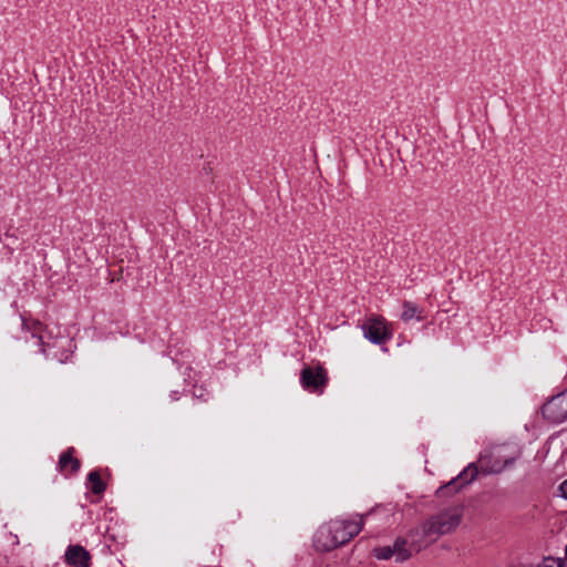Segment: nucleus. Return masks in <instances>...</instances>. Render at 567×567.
I'll list each match as a JSON object with an SVG mask.
<instances>
[{"label":"nucleus","instance_id":"1","mask_svg":"<svg viewBox=\"0 0 567 567\" xmlns=\"http://www.w3.org/2000/svg\"><path fill=\"white\" fill-rule=\"evenodd\" d=\"M463 514L461 506H452L432 515L412 529L414 548L424 549L441 536L455 532L462 523Z\"/></svg>","mask_w":567,"mask_h":567},{"label":"nucleus","instance_id":"2","mask_svg":"<svg viewBox=\"0 0 567 567\" xmlns=\"http://www.w3.org/2000/svg\"><path fill=\"white\" fill-rule=\"evenodd\" d=\"M363 526V518H336L321 525L315 534L313 544L318 550L329 551L347 544L357 536Z\"/></svg>","mask_w":567,"mask_h":567},{"label":"nucleus","instance_id":"3","mask_svg":"<svg viewBox=\"0 0 567 567\" xmlns=\"http://www.w3.org/2000/svg\"><path fill=\"white\" fill-rule=\"evenodd\" d=\"M413 546L412 529L405 537H398L393 545L379 546L373 548L372 555L379 560L394 559L395 563H403L413 554L421 551Z\"/></svg>","mask_w":567,"mask_h":567},{"label":"nucleus","instance_id":"4","mask_svg":"<svg viewBox=\"0 0 567 567\" xmlns=\"http://www.w3.org/2000/svg\"><path fill=\"white\" fill-rule=\"evenodd\" d=\"M545 419L553 423H563L567 420V390L554 395L542 409Z\"/></svg>","mask_w":567,"mask_h":567},{"label":"nucleus","instance_id":"5","mask_svg":"<svg viewBox=\"0 0 567 567\" xmlns=\"http://www.w3.org/2000/svg\"><path fill=\"white\" fill-rule=\"evenodd\" d=\"M362 329L364 338L375 344H381L392 338V332L382 317L368 319Z\"/></svg>","mask_w":567,"mask_h":567},{"label":"nucleus","instance_id":"6","mask_svg":"<svg viewBox=\"0 0 567 567\" xmlns=\"http://www.w3.org/2000/svg\"><path fill=\"white\" fill-rule=\"evenodd\" d=\"M300 382L302 386L310 391H322L327 382V372L323 368H305L301 372Z\"/></svg>","mask_w":567,"mask_h":567},{"label":"nucleus","instance_id":"7","mask_svg":"<svg viewBox=\"0 0 567 567\" xmlns=\"http://www.w3.org/2000/svg\"><path fill=\"white\" fill-rule=\"evenodd\" d=\"M477 473V466L474 463H471L457 475V477L451 480L446 485L441 486L437 489V493L441 494L445 489L457 492L465 485L470 484L476 477Z\"/></svg>","mask_w":567,"mask_h":567},{"label":"nucleus","instance_id":"8","mask_svg":"<svg viewBox=\"0 0 567 567\" xmlns=\"http://www.w3.org/2000/svg\"><path fill=\"white\" fill-rule=\"evenodd\" d=\"M65 560L74 567H90L91 555L80 545H71L65 551Z\"/></svg>","mask_w":567,"mask_h":567},{"label":"nucleus","instance_id":"9","mask_svg":"<svg viewBox=\"0 0 567 567\" xmlns=\"http://www.w3.org/2000/svg\"><path fill=\"white\" fill-rule=\"evenodd\" d=\"M72 451L73 450L70 449L60 456L59 467L61 471L74 473L80 468V462L73 457Z\"/></svg>","mask_w":567,"mask_h":567},{"label":"nucleus","instance_id":"10","mask_svg":"<svg viewBox=\"0 0 567 567\" xmlns=\"http://www.w3.org/2000/svg\"><path fill=\"white\" fill-rule=\"evenodd\" d=\"M401 319L404 322H409L413 319L420 321L423 319L422 310L413 302L404 301L403 302V311L401 313Z\"/></svg>","mask_w":567,"mask_h":567},{"label":"nucleus","instance_id":"11","mask_svg":"<svg viewBox=\"0 0 567 567\" xmlns=\"http://www.w3.org/2000/svg\"><path fill=\"white\" fill-rule=\"evenodd\" d=\"M480 463H481L482 470L485 473H499L505 467H507L508 465H512L514 463V458L505 460L504 463H501V462L497 461V462H495L492 465H487L486 462H485V457L482 456L481 460H480Z\"/></svg>","mask_w":567,"mask_h":567},{"label":"nucleus","instance_id":"12","mask_svg":"<svg viewBox=\"0 0 567 567\" xmlns=\"http://www.w3.org/2000/svg\"><path fill=\"white\" fill-rule=\"evenodd\" d=\"M87 480L93 493L100 494L105 489V485L102 482L101 476L97 472H91L87 476Z\"/></svg>","mask_w":567,"mask_h":567},{"label":"nucleus","instance_id":"13","mask_svg":"<svg viewBox=\"0 0 567 567\" xmlns=\"http://www.w3.org/2000/svg\"><path fill=\"white\" fill-rule=\"evenodd\" d=\"M538 567H567L561 558L545 557Z\"/></svg>","mask_w":567,"mask_h":567},{"label":"nucleus","instance_id":"14","mask_svg":"<svg viewBox=\"0 0 567 567\" xmlns=\"http://www.w3.org/2000/svg\"><path fill=\"white\" fill-rule=\"evenodd\" d=\"M560 496L567 499V480L564 481L559 486Z\"/></svg>","mask_w":567,"mask_h":567},{"label":"nucleus","instance_id":"15","mask_svg":"<svg viewBox=\"0 0 567 567\" xmlns=\"http://www.w3.org/2000/svg\"><path fill=\"white\" fill-rule=\"evenodd\" d=\"M565 555H566V558H567V544H566V547H565Z\"/></svg>","mask_w":567,"mask_h":567}]
</instances>
